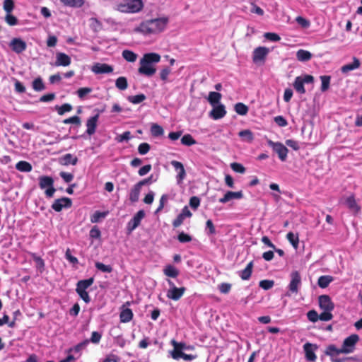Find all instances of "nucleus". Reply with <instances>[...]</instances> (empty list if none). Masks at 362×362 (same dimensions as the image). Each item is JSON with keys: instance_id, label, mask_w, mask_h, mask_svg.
Returning <instances> with one entry per match:
<instances>
[{"instance_id": "f257e3e1", "label": "nucleus", "mask_w": 362, "mask_h": 362, "mask_svg": "<svg viewBox=\"0 0 362 362\" xmlns=\"http://www.w3.org/2000/svg\"><path fill=\"white\" fill-rule=\"evenodd\" d=\"M168 23L167 17L147 20L135 28V31L144 35L157 34L163 31Z\"/></svg>"}, {"instance_id": "f03ea898", "label": "nucleus", "mask_w": 362, "mask_h": 362, "mask_svg": "<svg viewBox=\"0 0 362 362\" xmlns=\"http://www.w3.org/2000/svg\"><path fill=\"white\" fill-rule=\"evenodd\" d=\"M160 60V56L157 53L151 52L144 54L139 61V74L148 77L153 76L156 72V69L152 64L158 63Z\"/></svg>"}, {"instance_id": "7ed1b4c3", "label": "nucleus", "mask_w": 362, "mask_h": 362, "mask_svg": "<svg viewBox=\"0 0 362 362\" xmlns=\"http://www.w3.org/2000/svg\"><path fill=\"white\" fill-rule=\"evenodd\" d=\"M144 8L142 0H122L116 4L115 10L124 13H136Z\"/></svg>"}, {"instance_id": "20e7f679", "label": "nucleus", "mask_w": 362, "mask_h": 362, "mask_svg": "<svg viewBox=\"0 0 362 362\" xmlns=\"http://www.w3.org/2000/svg\"><path fill=\"white\" fill-rule=\"evenodd\" d=\"M314 81V77L312 75L305 74L304 76H297L293 83V88L300 94L305 93L304 87L305 83H312Z\"/></svg>"}, {"instance_id": "39448f33", "label": "nucleus", "mask_w": 362, "mask_h": 362, "mask_svg": "<svg viewBox=\"0 0 362 362\" xmlns=\"http://www.w3.org/2000/svg\"><path fill=\"white\" fill-rule=\"evenodd\" d=\"M358 341L359 337L358 334H351L344 340L341 351H343V354L352 353L354 350L355 345Z\"/></svg>"}, {"instance_id": "423d86ee", "label": "nucleus", "mask_w": 362, "mask_h": 362, "mask_svg": "<svg viewBox=\"0 0 362 362\" xmlns=\"http://www.w3.org/2000/svg\"><path fill=\"white\" fill-rule=\"evenodd\" d=\"M291 281L288 286L289 291L293 294L298 293L299 288L301 285V276L298 271H293L291 274Z\"/></svg>"}, {"instance_id": "0eeeda50", "label": "nucleus", "mask_w": 362, "mask_h": 362, "mask_svg": "<svg viewBox=\"0 0 362 362\" xmlns=\"http://www.w3.org/2000/svg\"><path fill=\"white\" fill-rule=\"evenodd\" d=\"M268 144L278 154L279 158L281 161H285L286 160L288 150L283 144L280 142H274L271 140L268 141Z\"/></svg>"}, {"instance_id": "6e6552de", "label": "nucleus", "mask_w": 362, "mask_h": 362, "mask_svg": "<svg viewBox=\"0 0 362 362\" xmlns=\"http://www.w3.org/2000/svg\"><path fill=\"white\" fill-rule=\"evenodd\" d=\"M72 206V201L69 197H62L56 199L52 204V209L57 212H60L64 208L69 209Z\"/></svg>"}, {"instance_id": "1a4fd4ad", "label": "nucleus", "mask_w": 362, "mask_h": 362, "mask_svg": "<svg viewBox=\"0 0 362 362\" xmlns=\"http://www.w3.org/2000/svg\"><path fill=\"white\" fill-rule=\"evenodd\" d=\"M318 348L317 344H313L309 342L303 345V350L305 352V357L308 361L314 362L317 359L315 351Z\"/></svg>"}, {"instance_id": "9d476101", "label": "nucleus", "mask_w": 362, "mask_h": 362, "mask_svg": "<svg viewBox=\"0 0 362 362\" xmlns=\"http://www.w3.org/2000/svg\"><path fill=\"white\" fill-rule=\"evenodd\" d=\"M269 52V49L265 47H258L255 48L252 53L253 62L257 63L259 62H264Z\"/></svg>"}, {"instance_id": "9b49d317", "label": "nucleus", "mask_w": 362, "mask_h": 362, "mask_svg": "<svg viewBox=\"0 0 362 362\" xmlns=\"http://www.w3.org/2000/svg\"><path fill=\"white\" fill-rule=\"evenodd\" d=\"M170 343L174 347V349L171 351L172 358L174 359H178L179 358H182L183 355L185 354L182 351V350H183V348H185V343L177 342L175 339H172Z\"/></svg>"}, {"instance_id": "f8f14e48", "label": "nucleus", "mask_w": 362, "mask_h": 362, "mask_svg": "<svg viewBox=\"0 0 362 362\" xmlns=\"http://www.w3.org/2000/svg\"><path fill=\"white\" fill-rule=\"evenodd\" d=\"M9 45L11 49L17 54L22 53L27 48L26 42L21 38H13Z\"/></svg>"}, {"instance_id": "ddd939ff", "label": "nucleus", "mask_w": 362, "mask_h": 362, "mask_svg": "<svg viewBox=\"0 0 362 362\" xmlns=\"http://www.w3.org/2000/svg\"><path fill=\"white\" fill-rule=\"evenodd\" d=\"M319 305L323 310L332 311L334 308L331 298L327 295H322L319 297Z\"/></svg>"}, {"instance_id": "4468645a", "label": "nucleus", "mask_w": 362, "mask_h": 362, "mask_svg": "<svg viewBox=\"0 0 362 362\" xmlns=\"http://www.w3.org/2000/svg\"><path fill=\"white\" fill-rule=\"evenodd\" d=\"M186 291L185 287L177 288L176 286H173V288H170L167 292V297L169 299H172L173 300H179L182 296L184 295Z\"/></svg>"}, {"instance_id": "2eb2a0df", "label": "nucleus", "mask_w": 362, "mask_h": 362, "mask_svg": "<svg viewBox=\"0 0 362 362\" xmlns=\"http://www.w3.org/2000/svg\"><path fill=\"white\" fill-rule=\"evenodd\" d=\"M170 163L173 166L174 169L177 172V175L176 177L177 182L181 183L186 176V172L183 164L177 160H172Z\"/></svg>"}, {"instance_id": "dca6fc26", "label": "nucleus", "mask_w": 362, "mask_h": 362, "mask_svg": "<svg viewBox=\"0 0 362 362\" xmlns=\"http://www.w3.org/2000/svg\"><path fill=\"white\" fill-rule=\"evenodd\" d=\"M144 216V211L139 210L128 223V229L132 231L137 228L140 225L141 221Z\"/></svg>"}, {"instance_id": "f3484780", "label": "nucleus", "mask_w": 362, "mask_h": 362, "mask_svg": "<svg viewBox=\"0 0 362 362\" xmlns=\"http://www.w3.org/2000/svg\"><path fill=\"white\" fill-rule=\"evenodd\" d=\"M95 74H109L113 71V67L107 64L96 63L92 66Z\"/></svg>"}, {"instance_id": "a211bd4d", "label": "nucleus", "mask_w": 362, "mask_h": 362, "mask_svg": "<svg viewBox=\"0 0 362 362\" xmlns=\"http://www.w3.org/2000/svg\"><path fill=\"white\" fill-rule=\"evenodd\" d=\"M71 57L65 53L58 52L56 54V61L55 66H67L71 64Z\"/></svg>"}, {"instance_id": "6ab92c4d", "label": "nucleus", "mask_w": 362, "mask_h": 362, "mask_svg": "<svg viewBox=\"0 0 362 362\" xmlns=\"http://www.w3.org/2000/svg\"><path fill=\"white\" fill-rule=\"evenodd\" d=\"M243 197V194L242 191L238 192H232L228 191L223 197L220 198L218 202L222 204H225L231 199H240Z\"/></svg>"}, {"instance_id": "aec40b11", "label": "nucleus", "mask_w": 362, "mask_h": 362, "mask_svg": "<svg viewBox=\"0 0 362 362\" xmlns=\"http://www.w3.org/2000/svg\"><path fill=\"white\" fill-rule=\"evenodd\" d=\"M98 118H99V115L96 114L95 115L88 119L87 122H86V126H87L86 133L88 135H92L95 132Z\"/></svg>"}, {"instance_id": "412c9836", "label": "nucleus", "mask_w": 362, "mask_h": 362, "mask_svg": "<svg viewBox=\"0 0 362 362\" xmlns=\"http://www.w3.org/2000/svg\"><path fill=\"white\" fill-rule=\"evenodd\" d=\"M226 114L225 106L220 104L213 108L210 112L211 117L214 119H219L223 118Z\"/></svg>"}, {"instance_id": "4be33fe9", "label": "nucleus", "mask_w": 362, "mask_h": 362, "mask_svg": "<svg viewBox=\"0 0 362 362\" xmlns=\"http://www.w3.org/2000/svg\"><path fill=\"white\" fill-rule=\"evenodd\" d=\"M361 62L360 60L356 57H353V62L352 63L345 64L341 67V71L343 74H347L351 71L357 69L360 67Z\"/></svg>"}, {"instance_id": "5701e85b", "label": "nucleus", "mask_w": 362, "mask_h": 362, "mask_svg": "<svg viewBox=\"0 0 362 362\" xmlns=\"http://www.w3.org/2000/svg\"><path fill=\"white\" fill-rule=\"evenodd\" d=\"M78 163V158L71 153H66L59 158V163L63 165H75Z\"/></svg>"}, {"instance_id": "b1692460", "label": "nucleus", "mask_w": 362, "mask_h": 362, "mask_svg": "<svg viewBox=\"0 0 362 362\" xmlns=\"http://www.w3.org/2000/svg\"><path fill=\"white\" fill-rule=\"evenodd\" d=\"M254 267L253 261H250L246 266V267L238 272L240 277L242 280H248L251 277L252 269Z\"/></svg>"}, {"instance_id": "393cba45", "label": "nucleus", "mask_w": 362, "mask_h": 362, "mask_svg": "<svg viewBox=\"0 0 362 362\" xmlns=\"http://www.w3.org/2000/svg\"><path fill=\"white\" fill-rule=\"evenodd\" d=\"M345 204H346V206L349 208V209L354 211V213H358L361 210V207L356 203V201L355 199V197L354 194L348 197L346 199Z\"/></svg>"}, {"instance_id": "a878e982", "label": "nucleus", "mask_w": 362, "mask_h": 362, "mask_svg": "<svg viewBox=\"0 0 362 362\" xmlns=\"http://www.w3.org/2000/svg\"><path fill=\"white\" fill-rule=\"evenodd\" d=\"M141 189V187L138 183L135 184L131 189L129 199L132 203L139 201Z\"/></svg>"}, {"instance_id": "bb28decb", "label": "nucleus", "mask_w": 362, "mask_h": 362, "mask_svg": "<svg viewBox=\"0 0 362 362\" xmlns=\"http://www.w3.org/2000/svg\"><path fill=\"white\" fill-rule=\"evenodd\" d=\"M54 185V180L50 176L42 175L39 177V186L40 189H44L45 188L52 187Z\"/></svg>"}, {"instance_id": "cd10ccee", "label": "nucleus", "mask_w": 362, "mask_h": 362, "mask_svg": "<svg viewBox=\"0 0 362 362\" xmlns=\"http://www.w3.org/2000/svg\"><path fill=\"white\" fill-rule=\"evenodd\" d=\"M341 348H337L334 344H329L326 347L324 353L326 356L334 357L343 354V351H341Z\"/></svg>"}, {"instance_id": "c85d7f7f", "label": "nucleus", "mask_w": 362, "mask_h": 362, "mask_svg": "<svg viewBox=\"0 0 362 362\" xmlns=\"http://www.w3.org/2000/svg\"><path fill=\"white\" fill-rule=\"evenodd\" d=\"M133 318V313L130 308H125L121 311L119 315L120 322L127 323L131 321Z\"/></svg>"}, {"instance_id": "c756f323", "label": "nucleus", "mask_w": 362, "mask_h": 362, "mask_svg": "<svg viewBox=\"0 0 362 362\" xmlns=\"http://www.w3.org/2000/svg\"><path fill=\"white\" fill-rule=\"evenodd\" d=\"M94 282V278L90 277L87 279L80 280L76 284V289L86 291Z\"/></svg>"}, {"instance_id": "7c9ffc66", "label": "nucleus", "mask_w": 362, "mask_h": 362, "mask_svg": "<svg viewBox=\"0 0 362 362\" xmlns=\"http://www.w3.org/2000/svg\"><path fill=\"white\" fill-rule=\"evenodd\" d=\"M296 58L300 62H308L312 58V54L304 49H299L296 52Z\"/></svg>"}, {"instance_id": "2f4dec72", "label": "nucleus", "mask_w": 362, "mask_h": 362, "mask_svg": "<svg viewBox=\"0 0 362 362\" xmlns=\"http://www.w3.org/2000/svg\"><path fill=\"white\" fill-rule=\"evenodd\" d=\"M333 281V277L329 275L321 276L317 280L318 286L322 288H327Z\"/></svg>"}, {"instance_id": "473e14b6", "label": "nucleus", "mask_w": 362, "mask_h": 362, "mask_svg": "<svg viewBox=\"0 0 362 362\" xmlns=\"http://www.w3.org/2000/svg\"><path fill=\"white\" fill-rule=\"evenodd\" d=\"M165 276L171 278H176L179 274V271L173 265H167L163 269Z\"/></svg>"}, {"instance_id": "72a5a7b5", "label": "nucleus", "mask_w": 362, "mask_h": 362, "mask_svg": "<svg viewBox=\"0 0 362 362\" xmlns=\"http://www.w3.org/2000/svg\"><path fill=\"white\" fill-rule=\"evenodd\" d=\"M16 168L21 172L28 173L32 170V165L27 161L21 160L16 163Z\"/></svg>"}, {"instance_id": "f704fd0d", "label": "nucleus", "mask_w": 362, "mask_h": 362, "mask_svg": "<svg viewBox=\"0 0 362 362\" xmlns=\"http://www.w3.org/2000/svg\"><path fill=\"white\" fill-rule=\"evenodd\" d=\"M31 257L35 261L36 267L42 272L45 269V261L40 257L37 256L35 253H30Z\"/></svg>"}, {"instance_id": "c9c22d12", "label": "nucleus", "mask_w": 362, "mask_h": 362, "mask_svg": "<svg viewBox=\"0 0 362 362\" xmlns=\"http://www.w3.org/2000/svg\"><path fill=\"white\" fill-rule=\"evenodd\" d=\"M122 55V57L129 62H134L138 57L136 53L129 49L123 50Z\"/></svg>"}, {"instance_id": "e433bc0d", "label": "nucleus", "mask_w": 362, "mask_h": 362, "mask_svg": "<svg viewBox=\"0 0 362 362\" xmlns=\"http://www.w3.org/2000/svg\"><path fill=\"white\" fill-rule=\"evenodd\" d=\"M115 86L120 90H124L128 88L127 79L124 76H119L115 81Z\"/></svg>"}, {"instance_id": "4c0bfd02", "label": "nucleus", "mask_w": 362, "mask_h": 362, "mask_svg": "<svg viewBox=\"0 0 362 362\" xmlns=\"http://www.w3.org/2000/svg\"><path fill=\"white\" fill-rule=\"evenodd\" d=\"M238 135L243 141H245L247 142L250 143L254 139L253 133L249 129L240 131L238 133Z\"/></svg>"}, {"instance_id": "58836bf2", "label": "nucleus", "mask_w": 362, "mask_h": 362, "mask_svg": "<svg viewBox=\"0 0 362 362\" xmlns=\"http://www.w3.org/2000/svg\"><path fill=\"white\" fill-rule=\"evenodd\" d=\"M286 238L295 249L298 248L299 244V238L298 234L289 232L286 235Z\"/></svg>"}, {"instance_id": "ea45409f", "label": "nucleus", "mask_w": 362, "mask_h": 362, "mask_svg": "<svg viewBox=\"0 0 362 362\" xmlns=\"http://www.w3.org/2000/svg\"><path fill=\"white\" fill-rule=\"evenodd\" d=\"M235 111L240 115H246L248 112V107L243 103H238L235 105Z\"/></svg>"}, {"instance_id": "a19ab883", "label": "nucleus", "mask_w": 362, "mask_h": 362, "mask_svg": "<svg viewBox=\"0 0 362 362\" xmlns=\"http://www.w3.org/2000/svg\"><path fill=\"white\" fill-rule=\"evenodd\" d=\"M151 133L153 136L157 137L162 136L164 133L163 129L158 124L153 123L151 127Z\"/></svg>"}, {"instance_id": "79ce46f5", "label": "nucleus", "mask_w": 362, "mask_h": 362, "mask_svg": "<svg viewBox=\"0 0 362 362\" xmlns=\"http://www.w3.org/2000/svg\"><path fill=\"white\" fill-rule=\"evenodd\" d=\"M181 143H182V144H183L185 146H190L196 144L197 141L191 134H185L181 138Z\"/></svg>"}, {"instance_id": "37998d69", "label": "nucleus", "mask_w": 362, "mask_h": 362, "mask_svg": "<svg viewBox=\"0 0 362 362\" xmlns=\"http://www.w3.org/2000/svg\"><path fill=\"white\" fill-rule=\"evenodd\" d=\"M221 98V94L218 92H210L209 94L208 100L211 105H214L219 103Z\"/></svg>"}, {"instance_id": "c03bdc74", "label": "nucleus", "mask_w": 362, "mask_h": 362, "mask_svg": "<svg viewBox=\"0 0 362 362\" xmlns=\"http://www.w3.org/2000/svg\"><path fill=\"white\" fill-rule=\"evenodd\" d=\"M320 80L322 82L321 91L325 92L329 88L331 77L327 75L321 76Z\"/></svg>"}, {"instance_id": "a18cd8bd", "label": "nucleus", "mask_w": 362, "mask_h": 362, "mask_svg": "<svg viewBox=\"0 0 362 362\" xmlns=\"http://www.w3.org/2000/svg\"><path fill=\"white\" fill-rule=\"evenodd\" d=\"M146 98V95L143 93H141L136 95L129 96L127 100L133 104H139L144 101Z\"/></svg>"}, {"instance_id": "49530a36", "label": "nucleus", "mask_w": 362, "mask_h": 362, "mask_svg": "<svg viewBox=\"0 0 362 362\" xmlns=\"http://www.w3.org/2000/svg\"><path fill=\"white\" fill-rule=\"evenodd\" d=\"M32 86L35 91H42L45 88L42 79L40 77L35 78L33 81Z\"/></svg>"}, {"instance_id": "de8ad7c7", "label": "nucleus", "mask_w": 362, "mask_h": 362, "mask_svg": "<svg viewBox=\"0 0 362 362\" xmlns=\"http://www.w3.org/2000/svg\"><path fill=\"white\" fill-rule=\"evenodd\" d=\"M90 27L94 32H98L101 30L103 26L96 18H91L90 19Z\"/></svg>"}, {"instance_id": "09e8293b", "label": "nucleus", "mask_w": 362, "mask_h": 362, "mask_svg": "<svg viewBox=\"0 0 362 362\" xmlns=\"http://www.w3.org/2000/svg\"><path fill=\"white\" fill-rule=\"evenodd\" d=\"M73 107L69 103H64L61 106H56V110L57 111V113L59 115H63L66 112H70L72 110Z\"/></svg>"}, {"instance_id": "8fccbe9b", "label": "nucleus", "mask_w": 362, "mask_h": 362, "mask_svg": "<svg viewBox=\"0 0 362 362\" xmlns=\"http://www.w3.org/2000/svg\"><path fill=\"white\" fill-rule=\"evenodd\" d=\"M106 212L96 211L93 214L91 215L90 221L92 223H98L100 221V219L104 218L106 216Z\"/></svg>"}, {"instance_id": "3c124183", "label": "nucleus", "mask_w": 362, "mask_h": 362, "mask_svg": "<svg viewBox=\"0 0 362 362\" xmlns=\"http://www.w3.org/2000/svg\"><path fill=\"white\" fill-rule=\"evenodd\" d=\"M64 5L71 7H80L83 5V0H60Z\"/></svg>"}, {"instance_id": "603ef678", "label": "nucleus", "mask_w": 362, "mask_h": 362, "mask_svg": "<svg viewBox=\"0 0 362 362\" xmlns=\"http://www.w3.org/2000/svg\"><path fill=\"white\" fill-rule=\"evenodd\" d=\"M63 123L65 124H74L79 127L81 124V120L78 116L75 115L64 119Z\"/></svg>"}, {"instance_id": "864d4df0", "label": "nucleus", "mask_w": 362, "mask_h": 362, "mask_svg": "<svg viewBox=\"0 0 362 362\" xmlns=\"http://www.w3.org/2000/svg\"><path fill=\"white\" fill-rule=\"evenodd\" d=\"M274 285V281L273 280L264 279L262 280L259 283V286L264 290H269L272 288Z\"/></svg>"}, {"instance_id": "5fc2aeb1", "label": "nucleus", "mask_w": 362, "mask_h": 362, "mask_svg": "<svg viewBox=\"0 0 362 362\" xmlns=\"http://www.w3.org/2000/svg\"><path fill=\"white\" fill-rule=\"evenodd\" d=\"M14 1L13 0H4L3 8L6 13H11L14 8Z\"/></svg>"}, {"instance_id": "6e6d98bb", "label": "nucleus", "mask_w": 362, "mask_h": 362, "mask_svg": "<svg viewBox=\"0 0 362 362\" xmlns=\"http://www.w3.org/2000/svg\"><path fill=\"white\" fill-rule=\"evenodd\" d=\"M5 21L10 26L16 25L18 23L17 18L12 15L11 13L6 14Z\"/></svg>"}, {"instance_id": "4d7b16f0", "label": "nucleus", "mask_w": 362, "mask_h": 362, "mask_svg": "<svg viewBox=\"0 0 362 362\" xmlns=\"http://www.w3.org/2000/svg\"><path fill=\"white\" fill-rule=\"evenodd\" d=\"M95 266L98 270L103 272L110 273L112 271V268L110 265H105L100 262H95Z\"/></svg>"}, {"instance_id": "13d9d810", "label": "nucleus", "mask_w": 362, "mask_h": 362, "mask_svg": "<svg viewBox=\"0 0 362 362\" xmlns=\"http://www.w3.org/2000/svg\"><path fill=\"white\" fill-rule=\"evenodd\" d=\"M177 240L181 243H189L192 241V238L189 234L181 232L177 235Z\"/></svg>"}, {"instance_id": "bf43d9fd", "label": "nucleus", "mask_w": 362, "mask_h": 362, "mask_svg": "<svg viewBox=\"0 0 362 362\" xmlns=\"http://www.w3.org/2000/svg\"><path fill=\"white\" fill-rule=\"evenodd\" d=\"M76 292L86 303L90 302V298L86 291L76 289Z\"/></svg>"}, {"instance_id": "052dcab7", "label": "nucleus", "mask_w": 362, "mask_h": 362, "mask_svg": "<svg viewBox=\"0 0 362 362\" xmlns=\"http://www.w3.org/2000/svg\"><path fill=\"white\" fill-rule=\"evenodd\" d=\"M65 258L73 265L78 263V259L71 255V250L69 248H67L65 252Z\"/></svg>"}, {"instance_id": "680f3d73", "label": "nucleus", "mask_w": 362, "mask_h": 362, "mask_svg": "<svg viewBox=\"0 0 362 362\" xmlns=\"http://www.w3.org/2000/svg\"><path fill=\"white\" fill-rule=\"evenodd\" d=\"M151 149V146L148 143H141L139 145L138 152L141 155L146 154Z\"/></svg>"}, {"instance_id": "e2e57ef3", "label": "nucleus", "mask_w": 362, "mask_h": 362, "mask_svg": "<svg viewBox=\"0 0 362 362\" xmlns=\"http://www.w3.org/2000/svg\"><path fill=\"white\" fill-rule=\"evenodd\" d=\"M231 169L239 173H244L245 172V168L240 163H232L230 164Z\"/></svg>"}, {"instance_id": "0e129e2a", "label": "nucleus", "mask_w": 362, "mask_h": 362, "mask_svg": "<svg viewBox=\"0 0 362 362\" xmlns=\"http://www.w3.org/2000/svg\"><path fill=\"white\" fill-rule=\"evenodd\" d=\"M168 199V196L167 194H163L161 196V197L160 199V202H159V206L155 211L156 214L159 213L160 211H161L163 209L165 204L167 202Z\"/></svg>"}, {"instance_id": "69168bd1", "label": "nucleus", "mask_w": 362, "mask_h": 362, "mask_svg": "<svg viewBox=\"0 0 362 362\" xmlns=\"http://www.w3.org/2000/svg\"><path fill=\"white\" fill-rule=\"evenodd\" d=\"M274 120L275 123L281 127H284L288 125L287 120L283 116H276L274 118Z\"/></svg>"}, {"instance_id": "338daca9", "label": "nucleus", "mask_w": 362, "mask_h": 362, "mask_svg": "<svg viewBox=\"0 0 362 362\" xmlns=\"http://www.w3.org/2000/svg\"><path fill=\"white\" fill-rule=\"evenodd\" d=\"M101 233L97 226H94L90 230V237L93 239H98L100 238Z\"/></svg>"}, {"instance_id": "774afa93", "label": "nucleus", "mask_w": 362, "mask_h": 362, "mask_svg": "<svg viewBox=\"0 0 362 362\" xmlns=\"http://www.w3.org/2000/svg\"><path fill=\"white\" fill-rule=\"evenodd\" d=\"M319 316L320 315L314 310H310L307 313L308 319L313 322H317L319 320Z\"/></svg>"}]
</instances>
